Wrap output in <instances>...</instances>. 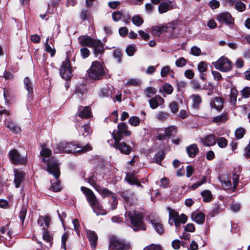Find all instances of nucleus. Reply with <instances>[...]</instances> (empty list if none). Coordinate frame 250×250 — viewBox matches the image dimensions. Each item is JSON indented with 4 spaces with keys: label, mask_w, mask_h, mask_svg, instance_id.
I'll return each mask as SVG.
<instances>
[{
    "label": "nucleus",
    "mask_w": 250,
    "mask_h": 250,
    "mask_svg": "<svg viewBox=\"0 0 250 250\" xmlns=\"http://www.w3.org/2000/svg\"><path fill=\"white\" fill-rule=\"evenodd\" d=\"M212 65L216 69L222 72H229L231 70L232 63L228 58L222 57L217 61L213 62Z\"/></svg>",
    "instance_id": "39448f33"
},
{
    "label": "nucleus",
    "mask_w": 250,
    "mask_h": 250,
    "mask_svg": "<svg viewBox=\"0 0 250 250\" xmlns=\"http://www.w3.org/2000/svg\"><path fill=\"white\" fill-rule=\"evenodd\" d=\"M143 250H162L160 246L152 244L146 247Z\"/></svg>",
    "instance_id": "774afa93"
},
{
    "label": "nucleus",
    "mask_w": 250,
    "mask_h": 250,
    "mask_svg": "<svg viewBox=\"0 0 250 250\" xmlns=\"http://www.w3.org/2000/svg\"><path fill=\"white\" fill-rule=\"evenodd\" d=\"M176 4L173 3L169 0L161 3L158 6V11L160 14L165 13L169 10L175 8Z\"/></svg>",
    "instance_id": "f8f14e48"
},
{
    "label": "nucleus",
    "mask_w": 250,
    "mask_h": 250,
    "mask_svg": "<svg viewBox=\"0 0 250 250\" xmlns=\"http://www.w3.org/2000/svg\"><path fill=\"white\" fill-rule=\"evenodd\" d=\"M85 79L87 81H92L94 79V62L91 63L90 67L86 71Z\"/></svg>",
    "instance_id": "c9c22d12"
},
{
    "label": "nucleus",
    "mask_w": 250,
    "mask_h": 250,
    "mask_svg": "<svg viewBox=\"0 0 250 250\" xmlns=\"http://www.w3.org/2000/svg\"><path fill=\"white\" fill-rule=\"evenodd\" d=\"M167 30V26L164 25L152 26L151 28V31L153 34L157 36H159L162 32H166Z\"/></svg>",
    "instance_id": "c756f323"
},
{
    "label": "nucleus",
    "mask_w": 250,
    "mask_h": 250,
    "mask_svg": "<svg viewBox=\"0 0 250 250\" xmlns=\"http://www.w3.org/2000/svg\"><path fill=\"white\" fill-rule=\"evenodd\" d=\"M42 160L44 163L47 164V170L50 173L52 174L55 178V181L52 183L51 181V186L49 188L50 190H52L54 192H58L62 189L60 185V182L58 180L60 175V168L57 160L52 157L46 160L45 158H42Z\"/></svg>",
    "instance_id": "f03ea898"
},
{
    "label": "nucleus",
    "mask_w": 250,
    "mask_h": 250,
    "mask_svg": "<svg viewBox=\"0 0 250 250\" xmlns=\"http://www.w3.org/2000/svg\"><path fill=\"white\" fill-rule=\"evenodd\" d=\"M40 153L43 157H49L51 156L52 152L49 149L46 148L45 146H42V149Z\"/></svg>",
    "instance_id": "6e6d98bb"
},
{
    "label": "nucleus",
    "mask_w": 250,
    "mask_h": 250,
    "mask_svg": "<svg viewBox=\"0 0 250 250\" xmlns=\"http://www.w3.org/2000/svg\"><path fill=\"white\" fill-rule=\"evenodd\" d=\"M131 134L130 131L127 130V125L125 123L122 122L118 125L117 132L113 131L112 132L111 135L114 140L123 139V135L125 136H129Z\"/></svg>",
    "instance_id": "0eeeda50"
},
{
    "label": "nucleus",
    "mask_w": 250,
    "mask_h": 250,
    "mask_svg": "<svg viewBox=\"0 0 250 250\" xmlns=\"http://www.w3.org/2000/svg\"><path fill=\"white\" fill-rule=\"evenodd\" d=\"M125 180L131 186L135 185L137 187L143 188V186L140 183L137 177L132 173H128L125 178Z\"/></svg>",
    "instance_id": "ddd939ff"
},
{
    "label": "nucleus",
    "mask_w": 250,
    "mask_h": 250,
    "mask_svg": "<svg viewBox=\"0 0 250 250\" xmlns=\"http://www.w3.org/2000/svg\"><path fill=\"white\" fill-rule=\"evenodd\" d=\"M200 140L204 146H213L216 143L215 136L212 134L206 135L204 137L201 138Z\"/></svg>",
    "instance_id": "dca6fc26"
},
{
    "label": "nucleus",
    "mask_w": 250,
    "mask_h": 250,
    "mask_svg": "<svg viewBox=\"0 0 250 250\" xmlns=\"http://www.w3.org/2000/svg\"><path fill=\"white\" fill-rule=\"evenodd\" d=\"M150 107L152 109H156L159 105L163 104L164 100L159 95H156L148 101Z\"/></svg>",
    "instance_id": "f3484780"
},
{
    "label": "nucleus",
    "mask_w": 250,
    "mask_h": 250,
    "mask_svg": "<svg viewBox=\"0 0 250 250\" xmlns=\"http://www.w3.org/2000/svg\"><path fill=\"white\" fill-rule=\"evenodd\" d=\"M78 40L82 46H94V40L88 36H81L78 38Z\"/></svg>",
    "instance_id": "a211bd4d"
},
{
    "label": "nucleus",
    "mask_w": 250,
    "mask_h": 250,
    "mask_svg": "<svg viewBox=\"0 0 250 250\" xmlns=\"http://www.w3.org/2000/svg\"><path fill=\"white\" fill-rule=\"evenodd\" d=\"M132 21L137 26H141L144 22L143 19L139 15H134L132 19Z\"/></svg>",
    "instance_id": "37998d69"
},
{
    "label": "nucleus",
    "mask_w": 250,
    "mask_h": 250,
    "mask_svg": "<svg viewBox=\"0 0 250 250\" xmlns=\"http://www.w3.org/2000/svg\"><path fill=\"white\" fill-rule=\"evenodd\" d=\"M177 133V128L175 126L172 125L167 127L165 130L164 133L158 135V139L162 140L166 137L175 136Z\"/></svg>",
    "instance_id": "4468645a"
},
{
    "label": "nucleus",
    "mask_w": 250,
    "mask_h": 250,
    "mask_svg": "<svg viewBox=\"0 0 250 250\" xmlns=\"http://www.w3.org/2000/svg\"><path fill=\"white\" fill-rule=\"evenodd\" d=\"M77 115L81 118H88L92 116V112L88 106H80Z\"/></svg>",
    "instance_id": "6ab92c4d"
},
{
    "label": "nucleus",
    "mask_w": 250,
    "mask_h": 250,
    "mask_svg": "<svg viewBox=\"0 0 250 250\" xmlns=\"http://www.w3.org/2000/svg\"><path fill=\"white\" fill-rule=\"evenodd\" d=\"M105 48L104 44L99 40L95 39V57L100 54V56L104 54Z\"/></svg>",
    "instance_id": "b1692460"
},
{
    "label": "nucleus",
    "mask_w": 250,
    "mask_h": 250,
    "mask_svg": "<svg viewBox=\"0 0 250 250\" xmlns=\"http://www.w3.org/2000/svg\"><path fill=\"white\" fill-rule=\"evenodd\" d=\"M130 245L125 241L117 239L114 236L110 238L109 250H128Z\"/></svg>",
    "instance_id": "20e7f679"
},
{
    "label": "nucleus",
    "mask_w": 250,
    "mask_h": 250,
    "mask_svg": "<svg viewBox=\"0 0 250 250\" xmlns=\"http://www.w3.org/2000/svg\"><path fill=\"white\" fill-rule=\"evenodd\" d=\"M121 196L125 202V205L126 210L125 215V220L130 221L132 225L133 230L135 231L139 230H146V228L144 226L142 221L143 218V214L138 211L132 210L129 208L130 205H133L137 200L135 193L131 190H126L122 192Z\"/></svg>",
    "instance_id": "f257e3e1"
},
{
    "label": "nucleus",
    "mask_w": 250,
    "mask_h": 250,
    "mask_svg": "<svg viewBox=\"0 0 250 250\" xmlns=\"http://www.w3.org/2000/svg\"><path fill=\"white\" fill-rule=\"evenodd\" d=\"M228 120L226 113L215 116L212 118V122L218 125L225 123Z\"/></svg>",
    "instance_id": "c85d7f7f"
},
{
    "label": "nucleus",
    "mask_w": 250,
    "mask_h": 250,
    "mask_svg": "<svg viewBox=\"0 0 250 250\" xmlns=\"http://www.w3.org/2000/svg\"><path fill=\"white\" fill-rule=\"evenodd\" d=\"M128 122L132 126H137L140 123V119L137 116H133L130 117Z\"/></svg>",
    "instance_id": "c03bdc74"
},
{
    "label": "nucleus",
    "mask_w": 250,
    "mask_h": 250,
    "mask_svg": "<svg viewBox=\"0 0 250 250\" xmlns=\"http://www.w3.org/2000/svg\"><path fill=\"white\" fill-rule=\"evenodd\" d=\"M122 140L123 139L114 140V144L112 143L110 146L118 150L122 154L128 155L132 152L133 150L132 147L126 143L122 141Z\"/></svg>",
    "instance_id": "423d86ee"
},
{
    "label": "nucleus",
    "mask_w": 250,
    "mask_h": 250,
    "mask_svg": "<svg viewBox=\"0 0 250 250\" xmlns=\"http://www.w3.org/2000/svg\"><path fill=\"white\" fill-rule=\"evenodd\" d=\"M231 2H235V8L239 12H243L246 9V5L244 3L240 1L230 0Z\"/></svg>",
    "instance_id": "a19ab883"
},
{
    "label": "nucleus",
    "mask_w": 250,
    "mask_h": 250,
    "mask_svg": "<svg viewBox=\"0 0 250 250\" xmlns=\"http://www.w3.org/2000/svg\"><path fill=\"white\" fill-rule=\"evenodd\" d=\"M163 89L164 92L167 94H171L173 91V88L172 86L168 83H167L164 85Z\"/></svg>",
    "instance_id": "052dcab7"
},
{
    "label": "nucleus",
    "mask_w": 250,
    "mask_h": 250,
    "mask_svg": "<svg viewBox=\"0 0 250 250\" xmlns=\"http://www.w3.org/2000/svg\"><path fill=\"white\" fill-rule=\"evenodd\" d=\"M246 133V130L242 127L238 128L235 131V135L236 138L240 139L242 138Z\"/></svg>",
    "instance_id": "8fccbe9b"
},
{
    "label": "nucleus",
    "mask_w": 250,
    "mask_h": 250,
    "mask_svg": "<svg viewBox=\"0 0 250 250\" xmlns=\"http://www.w3.org/2000/svg\"><path fill=\"white\" fill-rule=\"evenodd\" d=\"M50 220V216L47 215L44 216H40V220L38 221V223L41 226H42L43 223H44L46 227H48Z\"/></svg>",
    "instance_id": "e433bc0d"
},
{
    "label": "nucleus",
    "mask_w": 250,
    "mask_h": 250,
    "mask_svg": "<svg viewBox=\"0 0 250 250\" xmlns=\"http://www.w3.org/2000/svg\"><path fill=\"white\" fill-rule=\"evenodd\" d=\"M198 70L200 73H204L207 70V64L205 62H200L197 66Z\"/></svg>",
    "instance_id": "864d4df0"
},
{
    "label": "nucleus",
    "mask_w": 250,
    "mask_h": 250,
    "mask_svg": "<svg viewBox=\"0 0 250 250\" xmlns=\"http://www.w3.org/2000/svg\"><path fill=\"white\" fill-rule=\"evenodd\" d=\"M9 156L12 163L15 165H23L27 162L26 156H22L19 152L15 149L9 151Z\"/></svg>",
    "instance_id": "6e6552de"
},
{
    "label": "nucleus",
    "mask_w": 250,
    "mask_h": 250,
    "mask_svg": "<svg viewBox=\"0 0 250 250\" xmlns=\"http://www.w3.org/2000/svg\"><path fill=\"white\" fill-rule=\"evenodd\" d=\"M25 173L22 171H16L15 172L14 183L16 188H19L23 181Z\"/></svg>",
    "instance_id": "4be33fe9"
},
{
    "label": "nucleus",
    "mask_w": 250,
    "mask_h": 250,
    "mask_svg": "<svg viewBox=\"0 0 250 250\" xmlns=\"http://www.w3.org/2000/svg\"><path fill=\"white\" fill-rule=\"evenodd\" d=\"M237 91L234 88H231L229 94V99L231 103L235 104L236 102Z\"/></svg>",
    "instance_id": "de8ad7c7"
},
{
    "label": "nucleus",
    "mask_w": 250,
    "mask_h": 250,
    "mask_svg": "<svg viewBox=\"0 0 250 250\" xmlns=\"http://www.w3.org/2000/svg\"><path fill=\"white\" fill-rule=\"evenodd\" d=\"M7 127L14 133H17L21 131V128L13 122H8L7 125Z\"/></svg>",
    "instance_id": "58836bf2"
},
{
    "label": "nucleus",
    "mask_w": 250,
    "mask_h": 250,
    "mask_svg": "<svg viewBox=\"0 0 250 250\" xmlns=\"http://www.w3.org/2000/svg\"><path fill=\"white\" fill-rule=\"evenodd\" d=\"M95 189L102 196L103 198L113 196V193L108 189L101 187L95 184Z\"/></svg>",
    "instance_id": "5701e85b"
},
{
    "label": "nucleus",
    "mask_w": 250,
    "mask_h": 250,
    "mask_svg": "<svg viewBox=\"0 0 250 250\" xmlns=\"http://www.w3.org/2000/svg\"><path fill=\"white\" fill-rule=\"evenodd\" d=\"M217 21L220 23H225L226 25H232L234 20L229 12H222L217 15Z\"/></svg>",
    "instance_id": "9d476101"
},
{
    "label": "nucleus",
    "mask_w": 250,
    "mask_h": 250,
    "mask_svg": "<svg viewBox=\"0 0 250 250\" xmlns=\"http://www.w3.org/2000/svg\"><path fill=\"white\" fill-rule=\"evenodd\" d=\"M95 213L97 215H105L106 214L105 210L103 209V207L101 206L100 203L98 201L96 197L95 196Z\"/></svg>",
    "instance_id": "bb28decb"
},
{
    "label": "nucleus",
    "mask_w": 250,
    "mask_h": 250,
    "mask_svg": "<svg viewBox=\"0 0 250 250\" xmlns=\"http://www.w3.org/2000/svg\"><path fill=\"white\" fill-rule=\"evenodd\" d=\"M23 83L24 88L28 91L27 96L28 100L30 101L32 99V94L33 93L32 83L28 77H26L24 78Z\"/></svg>",
    "instance_id": "aec40b11"
},
{
    "label": "nucleus",
    "mask_w": 250,
    "mask_h": 250,
    "mask_svg": "<svg viewBox=\"0 0 250 250\" xmlns=\"http://www.w3.org/2000/svg\"><path fill=\"white\" fill-rule=\"evenodd\" d=\"M240 40L243 43H248L250 44V34L241 35Z\"/></svg>",
    "instance_id": "338daca9"
},
{
    "label": "nucleus",
    "mask_w": 250,
    "mask_h": 250,
    "mask_svg": "<svg viewBox=\"0 0 250 250\" xmlns=\"http://www.w3.org/2000/svg\"><path fill=\"white\" fill-rule=\"evenodd\" d=\"M105 72L104 69V63L97 61H95V80L103 78Z\"/></svg>",
    "instance_id": "9b49d317"
},
{
    "label": "nucleus",
    "mask_w": 250,
    "mask_h": 250,
    "mask_svg": "<svg viewBox=\"0 0 250 250\" xmlns=\"http://www.w3.org/2000/svg\"><path fill=\"white\" fill-rule=\"evenodd\" d=\"M151 223L154 229L157 233L160 234L163 233L164 229L161 223L157 222L156 220H151Z\"/></svg>",
    "instance_id": "2f4dec72"
},
{
    "label": "nucleus",
    "mask_w": 250,
    "mask_h": 250,
    "mask_svg": "<svg viewBox=\"0 0 250 250\" xmlns=\"http://www.w3.org/2000/svg\"><path fill=\"white\" fill-rule=\"evenodd\" d=\"M81 189L86 196L87 201L94 210V193L93 191L89 188L83 186L81 187Z\"/></svg>",
    "instance_id": "2eb2a0df"
},
{
    "label": "nucleus",
    "mask_w": 250,
    "mask_h": 250,
    "mask_svg": "<svg viewBox=\"0 0 250 250\" xmlns=\"http://www.w3.org/2000/svg\"><path fill=\"white\" fill-rule=\"evenodd\" d=\"M222 187L225 189H229L231 187V183L230 180L228 179L220 180Z\"/></svg>",
    "instance_id": "4d7b16f0"
},
{
    "label": "nucleus",
    "mask_w": 250,
    "mask_h": 250,
    "mask_svg": "<svg viewBox=\"0 0 250 250\" xmlns=\"http://www.w3.org/2000/svg\"><path fill=\"white\" fill-rule=\"evenodd\" d=\"M42 238L43 240L47 242H51L52 240V236L49 233V232L44 229L42 234Z\"/></svg>",
    "instance_id": "69168bd1"
},
{
    "label": "nucleus",
    "mask_w": 250,
    "mask_h": 250,
    "mask_svg": "<svg viewBox=\"0 0 250 250\" xmlns=\"http://www.w3.org/2000/svg\"><path fill=\"white\" fill-rule=\"evenodd\" d=\"M92 147L88 144L83 147H81L72 143L62 142L57 144L56 147L54 149L55 153L65 152L75 153L85 152L92 150Z\"/></svg>",
    "instance_id": "7ed1b4c3"
},
{
    "label": "nucleus",
    "mask_w": 250,
    "mask_h": 250,
    "mask_svg": "<svg viewBox=\"0 0 250 250\" xmlns=\"http://www.w3.org/2000/svg\"><path fill=\"white\" fill-rule=\"evenodd\" d=\"M191 54L192 55L195 56H198L201 55V51L200 48L196 46H192L191 48Z\"/></svg>",
    "instance_id": "0e129e2a"
},
{
    "label": "nucleus",
    "mask_w": 250,
    "mask_h": 250,
    "mask_svg": "<svg viewBox=\"0 0 250 250\" xmlns=\"http://www.w3.org/2000/svg\"><path fill=\"white\" fill-rule=\"evenodd\" d=\"M165 153L164 151H159L156 153L154 157V162L160 165L161 161L164 159Z\"/></svg>",
    "instance_id": "f704fd0d"
},
{
    "label": "nucleus",
    "mask_w": 250,
    "mask_h": 250,
    "mask_svg": "<svg viewBox=\"0 0 250 250\" xmlns=\"http://www.w3.org/2000/svg\"><path fill=\"white\" fill-rule=\"evenodd\" d=\"M241 208V204L239 203L233 202L230 206V210L233 212H238Z\"/></svg>",
    "instance_id": "3c124183"
},
{
    "label": "nucleus",
    "mask_w": 250,
    "mask_h": 250,
    "mask_svg": "<svg viewBox=\"0 0 250 250\" xmlns=\"http://www.w3.org/2000/svg\"><path fill=\"white\" fill-rule=\"evenodd\" d=\"M49 39V38H47L46 40L45 43L44 44L45 50L47 52L50 54V55L51 57H53L54 56V55L55 54L56 50H55V48H52L49 45V44L48 43Z\"/></svg>",
    "instance_id": "79ce46f5"
},
{
    "label": "nucleus",
    "mask_w": 250,
    "mask_h": 250,
    "mask_svg": "<svg viewBox=\"0 0 250 250\" xmlns=\"http://www.w3.org/2000/svg\"><path fill=\"white\" fill-rule=\"evenodd\" d=\"M112 87H106L101 89L100 95L102 97H107L112 94L111 88Z\"/></svg>",
    "instance_id": "4c0bfd02"
},
{
    "label": "nucleus",
    "mask_w": 250,
    "mask_h": 250,
    "mask_svg": "<svg viewBox=\"0 0 250 250\" xmlns=\"http://www.w3.org/2000/svg\"><path fill=\"white\" fill-rule=\"evenodd\" d=\"M216 141L218 146L221 148H225L228 144L227 140L223 137L218 138Z\"/></svg>",
    "instance_id": "09e8293b"
},
{
    "label": "nucleus",
    "mask_w": 250,
    "mask_h": 250,
    "mask_svg": "<svg viewBox=\"0 0 250 250\" xmlns=\"http://www.w3.org/2000/svg\"><path fill=\"white\" fill-rule=\"evenodd\" d=\"M87 237L92 247L94 246V232L86 229Z\"/></svg>",
    "instance_id": "bf43d9fd"
},
{
    "label": "nucleus",
    "mask_w": 250,
    "mask_h": 250,
    "mask_svg": "<svg viewBox=\"0 0 250 250\" xmlns=\"http://www.w3.org/2000/svg\"><path fill=\"white\" fill-rule=\"evenodd\" d=\"M208 5L211 9L213 10L220 6V2L217 0H211L208 3Z\"/></svg>",
    "instance_id": "e2e57ef3"
},
{
    "label": "nucleus",
    "mask_w": 250,
    "mask_h": 250,
    "mask_svg": "<svg viewBox=\"0 0 250 250\" xmlns=\"http://www.w3.org/2000/svg\"><path fill=\"white\" fill-rule=\"evenodd\" d=\"M192 99L193 104L192 106L194 108H198L199 104L202 102V99L200 95L197 94H193L191 96Z\"/></svg>",
    "instance_id": "72a5a7b5"
},
{
    "label": "nucleus",
    "mask_w": 250,
    "mask_h": 250,
    "mask_svg": "<svg viewBox=\"0 0 250 250\" xmlns=\"http://www.w3.org/2000/svg\"><path fill=\"white\" fill-rule=\"evenodd\" d=\"M201 195L203 197V200L205 203L210 202L212 199V195L208 190H203L201 192Z\"/></svg>",
    "instance_id": "473e14b6"
},
{
    "label": "nucleus",
    "mask_w": 250,
    "mask_h": 250,
    "mask_svg": "<svg viewBox=\"0 0 250 250\" xmlns=\"http://www.w3.org/2000/svg\"><path fill=\"white\" fill-rule=\"evenodd\" d=\"M168 116L167 112L164 111L159 112L156 115V119L158 120L163 121L166 120Z\"/></svg>",
    "instance_id": "13d9d810"
},
{
    "label": "nucleus",
    "mask_w": 250,
    "mask_h": 250,
    "mask_svg": "<svg viewBox=\"0 0 250 250\" xmlns=\"http://www.w3.org/2000/svg\"><path fill=\"white\" fill-rule=\"evenodd\" d=\"M27 213V208L25 207H22L19 213V217L21 222L22 225L23 224L24 221Z\"/></svg>",
    "instance_id": "603ef678"
},
{
    "label": "nucleus",
    "mask_w": 250,
    "mask_h": 250,
    "mask_svg": "<svg viewBox=\"0 0 250 250\" xmlns=\"http://www.w3.org/2000/svg\"><path fill=\"white\" fill-rule=\"evenodd\" d=\"M179 214L177 211L169 209L168 223L170 226L174 224Z\"/></svg>",
    "instance_id": "7c9ffc66"
},
{
    "label": "nucleus",
    "mask_w": 250,
    "mask_h": 250,
    "mask_svg": "<svg viewBox=\"0 0 250 250\" xmlns=\"http://www.w3.org/2000/svg\"><path fill=\"white\" fill-rule=\"evenodd\" d=\"M123 11H116L112 13V17L114 21H118L123 18L124 14Z\"/></svg>",
    "instance_id": "ea45409f"
},
{
    "label": "nucleus",
    "mask_w": 250,
    "mask_h": 250,
    "mask_svg": "<svg viewBox=\"0 0 250 250\" xmlns=\"http://www.w3.org/2000/svg\"><path fill=\"white\" fill-rule=\"evenodd\" d=\"M125 51L128 56H132L136 51V46L135 44H130L126 47Z\"/></svg>",
    "instance_id": "49530a36"
},
{
    "label": "nucleus",
    "mask_w": 250,
    "mask_h": 250,
    "mask_svg": "<svg viewBox=\"0 0 250 250\" xmlns=\"http://www.w3.org/2000/svg\"><path fill=\"white\" fill-rule=\"evenodd\" d=\"M169 108L170 109V110L171 112L175 114L177 113L179 109L178 104L176 102H172L170 104H169Z\"/></svg>",
    "instance_id": "680f3d73"
},
{
    "label": "nucleus",
    "mask_w": 250,
    "mask_h": 250,
    "mask_svg": "<svg viewBox=\"0 0 250 250\" xmlns=\"http://www.w3.org/2000/svg\"><path fill=\"white\" fill-rule=\"evenodd\" d=\"M223 104L224 102L222 98L220 97H215L210 103V105L212 107L219 111L222 109L223 107Z\"/></svg>",
    "instance_id": "393cba45"
},
{
    "label": "nucleus",
    "mask_w": 250,
    "mask_h": 250,
    "mask_svg": "<svg viewBox=\"0 0 250 250\" xmlns=\"http://www.w3.org/2000/svg\"><path fill=\"white\" fill-rule=\"evenodd\" d=\"M186 151L188 156L192 158L196 157L199 150L196 144H191L186 147Z\"/></svg>",
    "instance_id": "412c9836"
},
{
    "label": "nucleus",
    "mask_w": 250,
    "mask_h": 250,
    "mask_svg": "<svg viewBox=\"0 0 250 250\" xmlns=\"http://www.w3.org/2000/svg\"><path fill=\"white\" fill-rule=\"evenodd\" d=\"M192 220L198 224H203L205 222V215L202 212L192 213L191 215Z\"/></svg>",
    "instance_id": "a878e982"
},
{
    "label": "nucleus",
    "mask_w": 250,
    "mask_h": 250,
    "mask_svg": "<svg viewBox=\"0 0 250 250\" xmlns=\"http://www.w3.org/2000/svg\"><path fill=\"white\" fill-rule=\"evenodd\" d=\"M113 56L115 59H117V61L118 63L121 62L122 54L120 49H115L113 52Z\"/></svg>",
    "instance_id": "5fc2aeb1"
},
{
    "label": "nucleus",
    "mask_w": 250,
    "mask_h": 250,
    "mask_svg": "<svg viewBox=\"0 0 250 250\" xmlns=\"http://www.w3.org/2000/svg\"><path fill=\"white\" fill-rule=\"evenodd\" d=\"M187 63V60L184 57L177 59L175 62V65L178 67H183Z\"/></svg>",
    "instance_id": "a18cd8bd"
},
{
    "label": "nucleus",
    "mask_w": 250,
    "mask_h": 250,
    "mask_svg": "<svg viewBox=\"0 0 250 250\" xmlns=\"http://www.w3.org/2000/svg\"><path fill=\"white\" fill-rule=\"evenodd\" d=\"M61 77L67 81L70 80L72 77V70L70 62L68 59L62 62L60 69Z\"/></svg>",
    "instance_id": "1a4fd4ad"
},
{
    "label": "nucleus",
    "mask_w": 250,
    "mask_h": 250,
    "mask_svg": "<svg viewBox=\"0 0 250 250\" xmlns=\"http://www.w3.org/2000/svg\"><path fill=\"white\" fill-rule=\"evenodd\" d=\"M187 216L184 214H181L180 215H179L174 223L176 227V231H179L178 229L180 227L181 224H185L187 222Z\"/></svg>",
    "instance_id": "cd10ccee"
}]
</instances>
